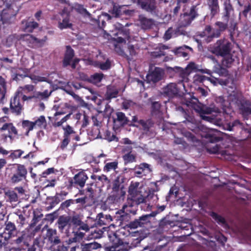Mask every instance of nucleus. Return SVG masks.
I'll list each match as a JSON object with an SVG mask.
<instances>
[{
    "instance_id": "72a5a7b5",
    "label": "nucleus",
    "mask_w": 251,
    "mask_h": 251,
    "mask_svg": "<svg viewBox=\"0 0 251 251\" xmlns=\"http://www.w3.org/2000/svg\"><path fill=\"white\" fill-rule=\"evenodd\" d=\"M117 167L118 162L116 161L107 163L103 168V171L105 172H109L111 171L116 170Z\"/></svg>"
},
{
    "instance_id": "5fc2aeb1",
    "label": "nucleus",
    "mask_w": 251,
    "mask_h": 251,
    "mask_svg": "<svg viewBox=\"0 0 251 251\" xmlns=\"http://www.w3.org/2000/svg\"><path fill=\"white\" fill-rule=\"evenodd\" d=\"M207 76L201 75H196L194 76V81L196 82H202L206 80Z\"/></svg>"
},
{
    "instance_id": "7ed1b4c3",
    "label": "nucleus",
    "mask_w": 251,
    "mask_h": 251,
    "mask_svg": "<svg viewBox=\"0 0 251 251\" xmlns=\"http://www.w3.org/2000/svg\"><path fill=\"white\" fill-rule=\"evenodd\" d=\"M74 56V50L70 46H67L66 51L63 61V66L67 67L71 65L72 68H75L76 65L78 63L79 60L77 58L73 59Z\"/></svg>"
},
{
    "instance_id": "bf43d9fd",
    "label": "nucleus",
    "mask_w": 251,
    "mask_h": 251,
    "mask_svg": "<svg viewBox=\"0 0 251 251\" xmlns=\"http://www.w3.org/2000/svg\"><path fill=\"white\" fill-rule=\"evenodd\" d=\"M172 28H169L165 32L164 34V39L166 40L170 39L172 37Z\"/></svg>"
},
{
    "instance_id": "603ef678",
    "label": "nucleus",
    "mask_w": 251,
    "mask_h": 251,
    "mask_svg": "<svg viewBox=\"0 0 251 251\" xmlns=\"http://www.w3.org/2000/svg\"><path fill=\"white\" fill-rule=\"evenodd\" d=\"M212 217L215 219L218 223L224 225L225 224V219L221 216L217 215L216 213H213L211 214Z\"/></svg>"
},
{
    "instance_id": "f8f14e48",
    "label": "nucleus",
    "mask_w": 251,
    "mask_h": 251,
    "mask_svg": "<svg viewBox=\"0 0 251 251\" xmlns=\"http://www.w3.org/2000/svg\"><path fill=\"white\" fill-rule=\"evenodd\" d=\"M20 71L16 74L14 79H15L17 80L19 79V76L23 77H26L27 76V75H26V73H25L24 74H21L20 72ZM31 80L32 81V82L34 83H37L39 82H48V79L47 77L45 76H39V75H30L29 76H28Z\"/></svg>"
},
{
    "instance_id": "58836bf2",
    "label": "nucleus",
    "mask_w": 251,
    "mask_h": 251,
    "mask_svg": "<svg viewBox=\"0 0 251 251\" xmlns=\"http://www.w3.org/2000/svg\"><path fill=\"white\" fill-rule=\"evenodd\" d=\"M24 151L21 150L11 151L9 157L13 160L20 158L24 153Z\"/></svg>"
},
{
    "instance_id": "e433bc0d",
    "label": "nucleus",
    "mask_w": 251,
    "mask_h": 251,
    "mask_svg": "<svg viewBox=\"0 0 251 251\" xmlns=\"http://www.w3.org/2000/svg\"><path fill=\"white\" fill-rule=\"evenodd\" d=\"M222 60V65L226 67H229L233 61V59L232 58L230 53L225 56Z\"/></svg>"
},
{
    "instance_id": "f3484780",
    "label": "nucleus",
    "mask_w": 251,
    "mask_h": 251,
    "mask_svg": "<svg viewBox=\"0 0 251 251\" xmlns=\"http://www.w3.org/2000/svg\"><path fill=\"white\" fill-rule=\"evenodd\" d=\"M64 106L66 108L70 109L72 111L71 112H70L68 114L66 115L63 118H62L60 121L56 122H54L53 125L55 126H57V127L60 126L63 123H64L67 121H68L70 118V117H71V115L72 114L73 112L75 111L76 109V107L75 106L71 105L67 103H65L64 104Z\"/></svg>"
},
{
    "instance_id": "9d476101",
    "label": "nucleus",
    "mask_w": 251,
    "mask_h": 251,
    "mask_svg": "<svg viewBox=\"0 0 251 251\" xmlns=\"http://www.w3.org/2000/svg\"><path fill=\"white\" fill-rule=\"evenodd\" d=\"M20 39L26 41L32 47H42L45 43L46 38L38 39L30 34H24L21 36Z\"/></svg>"
},
{
    "instance_id": "473e14b6",
    "label": "nucleus",
    "mask_w": 251,
    "mask_h": 251,
    "mask_svg": "<svg viewBox=\"0 0 251 251\" xmlns=\"http://www.w3.org/2000/svg\"><path fill=\"white\" fill-rule=\"evenodd\" d=\"M9 119L7 116H4L0 118V132L5 131V129L8 124Z\"/></svg>"
},
{
    "instance_id": "864d4df0",
    "label": "nucleus",
    "mask_w": 251,
    "mask_h": 251,
    "mask_svg": "<svg viewBox=\"0 0 251 251\" xmlns=\"http://www.w3.org/2000/svg\"><path fill=\"white\" fill-rule=\"evenodd\" d=\"M51 92L49 93L48 90H45L43 92H38L36 94V97L45 99L48 98L50 95Z\"/></svg>"
},
{
    "instance_id": "4be33fe9",
    "label": "nucleus",
    "mask_w": 251,
    "mask_h": 251,
    "mask_svg": "<svg viewBox=\"0 0 251 251\" xmlns=\"http://www.w3.org/2000/svg\"><path fill=\"white\" fill-rule=\"evenodd\" d=\"M145 192L138 193L131 197H128V199L135 204H139L145 201Z\"/></svg>"
},
{
    "instance_id": "052dcab7",
    "label": "nucleus",
    "mask_w": 251,
    "mask_h": 251,
    "mask_svg": "<svg viewBox=\"0 0 251 251\" xmlns=\"http://www.w3.org/2000/svg\"><path fill=\"white\" fill-rule=\"evenodd\" d=\"M54 168H50L47 169L46 171H44L42 174V176L43 177H46L47 176L54 173Z\"/></svg>"
},
{
    "instance_id": "2eb2a0df",
    "label": "nucleus",
    "mask_w": 251,
    "mask_h": 251,
    "mask_svg": "<svg viewBox=\"0 0 251 251\" xmlns=\"http://www.w3.org/2000/svg\"><path fill=\"white\" fill-rule=\"evenodd\" d=\"M178 93V89L175 83H170L163 89V93L169 97H173Z\"/></svg>"
},
{
    "instance_id": "37998d69",
    "label": "nucleus",
    "mask_w": 251,
    "mask_h": 251,
    "mask_svg": "<svg viewBox=\"0 0 251 251\" xmlns=\"http://www.w3.org/2000/svg\"><path fill=\"white\" fill-rule=\"evenodd\" d=\"M104 36L105 38H107L108 40H112L113 41H115L117 42V43H122L123 42H125V40L122 36H118L117 38H112L111 35L106 33L104 31Z\"/></svg>"
},
{
    "instance_id": "9b49d317",
    "label": "nucleus",
    "mask_w": 251,
    "mask_h": 251,
    "mask_svg": "<svg viewBox=\"0 0 251 251\" xmlns=\"http://www.w3.org/2000/svg\"><path fill=\"white\" fill-rule=\"evenodd\" d=\"M145 191V189L142 184L138 182L132 181L128 188V197H131L138 193H144Z\"/></svg>"
},
{
    "instance_id": "1a4fd4ad",
    "label": "nucleus",
    "mask_w": 251,
    "mask_h": 251,
    "mask_svg": "<svg viewBox=\"0 0 251 251\" xmlns=\"http://www.w3.org/2000/svg\"><path fill=\"white\" fill-rule=\"evenodd\" d=\"M195 109L197 111L200 112V116L203 120L210 123L213 122L214 118L212 116H207L206 115L210 114L213 112L216 113L218 112L217 108L210 107H203L201 108H199Z\"/></svg>"
},
{
    "instance_id": "ea45409f",
    "label": "nucleus",
    "mask_w": 251,
    "mask_h": 251,
    "mask_svg": "<svg viewBox=\"0 0 251 251\" xmlns=\"http://www.w3.org/2000/svg\"><path fill=\"white\" fill-rule=\"evenodd\" d=\"M98 217L99 219V223L101 225H106V223L105 222L103 219H105L108 222L112 221V219L110 215H104L102 213H100L98 215Z\"/></svg>"
},
{
    "instance_id": "6ab92c4d",
    "label": "nucleus",
    "mask_w": 251,
    "mask_h": 251,
    "mask_svg": "<svg viewBox=\"0 0 251 251\" xmlns=\"http://www.w3.org/2000/svg\"><path fill=\"white\" fill-rule=\"evenodd\" d=\"M16 14V11H14L10 7H7L2 11L0 14L1 19L3 22H6L15 16Z\"/></svg>"
},
{
    "instance_id": "f257e3e1",
    "label": "nucleus",
    "mask_w": 251,
    "mask_h": 251,
    "mask_svg": "<svg viewBox=\"0 0 251 251\" xmlns=\"http://www.w3.org/2000/svg\"><path fill=\"white\" fill-rule=\"evenodd\" d=\"M215 25L218 27V28L212 29L210 26H206L203 31L205 36L204 40L207 43L211 42L213 38L219 37L221 32L225 30L227 28V24L217 22L216 23Z\"/></svg>"
},
{
    "instance_id": "6e6d98bb",
    "label": "nucleus",
    "mask_w": 251,
    "mask_h": 251,
    "mask_svg": "<svg viewBox=\"0 0 251 251\" xmlns=\"http://www.w3.org/2000/svg\"><path fill=\"white\" fill-rule=\"evenodd\" d=\"M23 177H24L23 176H21L20 175L16 173L14 174L11 177V181L13 183H17L21 181Z\"/></svg>"
},
{
    "instance_id": "680f3d73",
    "label": "nucleus",
    "mask_w": 251,
    "mask_h": 251,
    "mask_svg": "<svg viewBox=\"0 0 251 251\" xmlns=\"http://www.w3.org/2000/svg\"><path fill=\"white\" fill-rule=\"evenodd\" d=\"M160 108V104L158 102H153L152 103V110L155 113L158 111Z\"/></svg>"
},
{
    "instance_id": "e2e57ef3",
    "label": "nucleus",
    "mask_w": 251,
    "mask_h": 251,
    "mask_svg": "<svg viewBox=\"0 0 251 251\" xmlns=\"http://www.w3.org/2000/svg\"><path fill=\"white\" fill-rule=\"evenodd\" d=\"M7 242V237L4 236V234H0V248L2 246L6 244Z\"/></svg>"
},
{
    "instance_id": "09e8293b",
    "label": "nucleus",
    "mask_w": 251,
    "mask_h": 251,
    "mask_svg": "<svg viewBox=\"0 0 251 251\" xmlns=\"http://www.w3.org/2000/svg\"><path fill=\"white\" fill-rule=\"evenodd\" d=\"M17 173L25 177L27 174V171L24 165L18 164Z\"/></svg>"
},
{
    "instance_id": "49530a36",
    "label": "nucleus",
    "mask_w": 251,
    "mask_h": 251,
    "mask_svg": "<svg viewBox=\"0 0 251 251\" xmlns=\"http://www.w3.org/2000/svg\"><path fill=\"white\" fill-rule=\"evenodd\" d=\"M117 120L121 124H125L127 123V118L124 113L122 112H118L116 114Z\"/></svg>"
},
{
    "instance_id": "c756f323",
    "label": "nucleus",
    "mask_w": 251,
    "mask_h": 251,
    "mask_svg": "<svg viewBox=\"0 0 251 251\" xmlns=\"http://www.w3.org/2000/svg\"><path fill=\"white\" fill-rule=\"evenodd\" d=\"M124 6H119L114 4L113 7V9L110 11L111 14L113 17H118L123 13L126 12V11L124 10Z\"/></svg>"
},
{
    "instance_id": "39448f33",
    "label": "nucleus",
    "mask_w": 251,
    "mask_h": 251,
    "mask_svg": "<svg viewBox=\"0 0 251 251\" xmlns=\"http://www.w3.org/2000/svg\"><path fill=\"white\" fill-rule=\"evenodd\" d=\"M197 16L196 7L193 6L189 13H185L181 15L179 20L180 27L188 25Z\"/></svg>"
},
{
    "instance_id": "de8ad7c7",
    "label": "nucleus",
    "mask_w": 251,
    "mask_h": 251,
    "mask_svg": "<svg viewBox=\"0 0 251 251\" xmlns=\"http://www.w3.org/2000/svg\"><path fill=\"white\" fill-rule=\"evenodd\" d=\"M5 131H7L8 134L14 133V135H17L18 131L16 127L13 126V124L10 123L5 129Z\"/></svg>"
},
{
    "instance_id": "4d7b16f0",
    "label": "nucleus",
    "mask_w": 251,
    "mask_h": 251,
    "mask_svg": "<svg viewBox=\"0 0 251 251\" xmlns=\"http://www.w3.org/2000/svg\"><path fill=\"white\" fill-rule=\"evenodd\" d=\"M70 142V139L69 138L64 137V139L63 140L61 145H60V148L61 149L63 150L68 145L69 143Z\"/></svg>"
},
{
    "instance_id": "20e7f679",
    "label": "nucleus",
    "mask_w": 251,
    "mask_h": 251,
    "mask_svg": "<svg viewBox=\"0 0 251 251\" xmlns=\"http://www.w3.org/2000/svg\"><path fill=\"white\" fill-rule=\"evenodd\" d=\"M58 21V27L63 30L66 28H71L73 25L70 21L69 15L66 13L65 9H64L60 15L56 17Z\"/></svg>"
},
{
    "instance_id": "0e129e2a",
    "label": "nucleus",
    "mask_w": 251,
    "mask_h": 251,
    "mask_svg": "<svg viewBox=\"0 0 251 251\" xmlns=\"http://www.w3.org/2000/svg\"><path fill=\"white\" fill-rule=\"evenodd\" d=\"M215 73L218 74L219 75H225L227 74L226 70L224 68L220 69H215Z\"/></svg>"
},
{
    "instance_id": "7c9ffc66",
    "label": "nucleus",
    "mask_w": 251,
    "mask_h": 251,
    "mask_svg": "<svg viewBox=\"0 0 251 251\" xmlns=\"http://www.w3.org/2000/svg\"><path fill=\"white\" fill-rule=\"evenodd\" d=\"M5 195L7 198V201L10 202H17L18 201L17 194L13 191H7L5 192Z\"/></svg>"
},
{
    "instance_id": "8fccbe9b",
    "label": "nucleus",
    "mask_w": 251,
    "mask_h": 251,
    "mask_svg": "<svg viewBox=\"0 0 251 251\" xmlns=\"http://www.w3.org/2000/svg\"><path fill=\"white\" fill-rule=\"evenodd\" d=\"M56 234V231L55 229L49 228L47 229L46 236L50 241H52V239Z\"/></svg>"
},
{
    "instance_id": "aec40b11",
    "label": "nucleus",
    "mask_w": 251,
    "mask_h": 251,
    "mask_svg": "<svg viewBox=\"0 0 251 251\" xmlns=\"http://www.w3.org/2000/svg\"><path fill=\"white\" fill-rule=\"evenodd\" d=\"M139 24L142 28L144 29H149L153 25V21L151 19H148L142 15L139 17Z\"/></svg>"
},
{
    "instance_id": "c85d7f7f",
    "label": "nucleus",
    "mask_w": 251,
    "mask_h": 251,
    "mask_svg": "<svg viewBox=\"0 0 251 251\" xmlns=\"http://www.w3.org/2000/svg\"><path fill=\"white\" fill-rule=\"evenodd\" d=\"M206 80L209 81L214 86H216L218 84L226 85L227 82L226 80L217 78L212 75L210 77H207Z\"/></svg>"
},
{
    "instance_id": "a19ab883",
    "label": "nucleus",
    "mask_w": 251,
    "mask_h": 251,
    "mask_svg": "<svg viewBox=\"0 0 251 251\" xmlns=\"http://www.w3.org/2000/svg\"><path fill=\"white\" fill-rule=\"evenodd\" d=\"M103 76V75L102 74L96 73L91 75L90 80L93 83L97 84L99 83L101 80Z\"/></svg>"
},
{
    "instance_id": "a211bd4d",
    "label": "nucleus",
    "mask_w": 251,
    "mask_h": 251,
    "mask_svg": "<svg viewBox=\"0 0 251 251\" xmlns=\"http://www.w3.org/2000/svg\"><path fill=\"white\" fill-rule=\"evenodd\" d=\"M88 177L86 174L83 172H79L74 177V183L78 185L80 187H83L85 185Z\"/></svg>"
},
{
    "instance_id": "3c124183",
    "label": "nucleus",
    "mask_w": 251,
    "mask_h": 251,
    "mask_svg": "<svg viewBox=\"0 0 251 251\" xmlns=\"http://www.w3.org/2000/svg\"><path fill=\"white\" fill-rule=\"evenodd\" d=\"M123 158L126 163L134 162L135 158V156L131 153L125 154Z\"/></svg>"
},
{
    "instance_id": "423d86ee",
    "label": "nucleus",
    "mask_w": 251,
    "mask_h": 251,
    "mask_svg": "<svg viewBox=\"0 0 251 251\" xmlns=\"http://www.w3.org/2000/svg\"><path fill=\"white\" fill-rule=\"evenodd\" d=\"M97 61H89V64L98 67L102 70H105L109 69L111 67V62L108 58H106L100 53L97 56Z\"/></svg>"
},
{
    "instance_id": "b1692460",
    "label": "nucleus",
    "mask_w": 251,
    "mask_h": 251,
    "mask_svg": "<svg viewBox=\"0 0 251 251\" xmlns=\"http://www.w3.org/2000/svg\"><path fill=\"white\" fill-rule=\"evenodd\" d=\"M211 14L214 16L219 11V6L218 0H207Z\"/></svg>"
},
{
    "instance_id": "c03bdc74",
    "label": "nucleus",
    "mask_w": 251,
    "mask_h": 251,
    "mask_svg": "<svg viewBox=\"0 0 251 251\" xmlns=\"http://www.w3.org/2000/svg\"><path fill=\"white\" fill-rule=\"evenodd\" d=\"M63 129L64 131V137L69 138L71 134H72L75 132L73 127L69 125H67L66 126L63 127Z\"/></svg>"
},
{
    "instance_id": "a18cd8bd",
    "label": "nucleus",
    "mask_w": 251,
    "mask_h": 251,
    "mask_svg": "<svg viewBox=\"0 0 251 251\" xmlns=\"http://www.w3.org/2000/svg\"><path fill=\"white\" fill-rule=\"evenodd\" d=\"M16 230V227L14 224L9 222H8L5 226V230L8 231V234L10 235Z\"/></svg>"
},
{
    "instance_id": "dca6fc26",
    "label": "nucleus",
    "mask_w": 251,
    "mask_h": 251,
    "mask_svg": "<svg viewBox=\"0 0 251 251\" xmlns=\"http://www.w3.org/2000/svg\"><path fill=\"white\" fill-rule=\"evenodd\" d=\"M131 247L127 243L119 242L118 245L107 247L106 251H129Z\"/></svg>"
},
{
    "instance_id": "79ce46f5",
    "label": "nucleus",
    "mask_w": 251,
    "mask_h": 251,
    "mask_svg": "<svg viewBox=\"0 0 251 251\" xmlns=\"http://www.w3.org/2000/svg\"><path fill=\"white\" fill-rule=\"evenodd\" d=\"M5 92V83L4 79L0 76V99H3Z\"/></svg>"
},
{
    "instance_id": "5701e85b",
    "label": "nucleus",
    "mask_w": 251,
    "mask_h": 251,
    "mask_svg": "<svg viewBox=\"0 0 251 251\" xmlns=\"http://www.w3.org/2000/svg\"><path fill=\"white\" fill-rule=\"evenodd\" d=\"M225 10L226 14L223 17L224 20L227 22L229 19L233 20L234 18L233 10L231 5L230 3L225 4Z\"/></svg>"
},
{
    "instance_id": "f704fd0d",
    "label": "nucleus",
    "mask_w": 251,
    "mask_h": 251,
    "mask_svg": "<svg viewBox=\"0 0 251 251\" xmlns=\"http://www.w3.org/2000/svg\"><path fill=\"white\" fill-rule=\"evenodd\" d=\"M188 49L190 50H192V48L187 46H183L177 48L175 51V53L178 56H182L183 57H186L187 53L184 51L185 49Z\"/></svg>"
},
{
    "instance_id": "69168bd1",
    "label": "nucleus",
    "mask_w": 251,
    "mask_h": 251,
    "mask_svg": "<svg viewBox=\"0 0 251 251\" xmlns=\"http://www.w3.org/2000/svg\"><path fill=\"white\" fill-rule=\"evenodd\" d=\"M208 151L212 153H219L220 151H219V147L217 145H215L213 147V149H210Z\"/></svg>"
},
{
    "instance_id": "774afa93",
    "label": "nucleus",
    "mask_w": 251,
    "mask_h": 251,
    "mask_svg": "<svg viewBox=\"0 0 251 251\" xmlns=\"http://www.w3.org/2000/svg\"><path fill=\"white\" fill-rule=\"evenodd\" d=\"M187 69H188V70H191V71H192V70H196L197 69V67H196V64L193 63V62H191V63H190L187 66Z\"/></svg>"
},
{
    "instance_id": "cd10ccee",
    "label": "nucleus",
    "mask_w": 251,
    "mask_h": 251,
    "mask_svg": "<svg viewBox=\"0 0 251 251\" xmlns=\"http://www.w3.org/2000/svg\"><path fill=\"white\" fill-rule=\"evenodd\" d=\"M134 204V203L133 202H132L128 199H127V203L124 204L123 206L122 209L123 212L125 213L126 214H129L130 213L135 214V211L132 208Z\"/></svg>"
},
{
    "instance_id": "412c9836",
    "label": "nucleus",
    "mask_w": 251,
    "mask_h": 251,
    "mask_svg": "<svg viewBox=\"0 0 251 251\" xmlns=\"http://www.w3.org/2000/svg\"><path fill=\"white\" fill-rule=\"evenodd\" d=\"M135 170V173L136 175H143L144 176L151 171L149 165L147 163L141 164L138 167H136Z\"/></svg>"
},
{
    "instance_id": "a878e982",
    "label": "nucleus",
    "mask_w": 251,
    "mask_h": 251,
    "mask_svg": "<svg viewBox=\"0 0 251 251\" xmlns=\"http://www.w3.org/2000/svg\"><path fill=\"white\" fill-rule=\"evenodd\" d=\"M23 28L25 32H32L33 30L36 28L38 25L35 22L23 21L22 22Z\"/></svg>"
},
{
    "instance_id": "2f4dec72",
    "label": "nucleus",
    "mask_w": 251,
    "mask_h": 251,
    "mask_svg": "<svg viewBox=\"0 0 251 251\" xmlns=\"http://www.w3.org/2000/svg\"><path fill=\"white\" fill-rule=\"evenodd\" d=\"M35 128H44L46 126V120L44 116H41L34 122H33Z\"/></svg>"
},
{
    "instance_id": "4468645a",
    "label": "nucleus",
    "mask_w": 251,
    "mask_h": 251,
    "mask_svg": "<svg viewBox=\"0 0 251 251\" xmlns=\"http://www.w3.org/2000/svg\"><path fill=\"white\" fill-rule=\"evenodd\" d=\"M138 2L147 11L152 12L156 8L155 0H138Z\"/></svg>"
},
{
    "instance_id": "4c0bfd02",
    "label": "nucleus",
    "mask_w": 251,
    "mask_h": 251,
    "mask_svg": "<svg viewBox=\"0 0 251 251\" xmlns=\"http://www.w3.org/2000/svg\"><path fill=\"white\" fill-rule=\"evenodd\" d=\"M133 121L135 123L134 124V126L142 127L144 129H147L148 128V125H147L146 123L142 120H138V119L137 117H133Z\"/></svg>"
},
{
    "instance_id": "338daca9",
    "label": "nucleus",
    "mask_w": 251,
    "mask_h": 251,
    "mask_svg": "<svg viewBox=\"0 0 251 251\" xmlns=\"http://www.w3.org/2000/svg\"><path fill=\"white\" fill-rule=\"evenodd\" d=\"M72 223L73 224L77 226L81 225V221L77 218L73 217L72 219H71L70 223Z\"/></svg>"
},
{
    "instance_id": "ddd939ff",
    "label": "nucleus",
    "mask_w": 251,
    "mask_h": 251,
    "mask_svg": "<svg viewBox=\"0 0 251 251\" xmlns=\"http://www.w3.org/2000/svg\"><path fill=\"white\" fill-rule=\"evenodd\" d=\"M20 96L16 93L10 102V108L13 112L19 114L22 110L23 105L20 102Z\"/></svg>"
},
{
    "instance_id": "393cba45",
    "label": "nucleus",
    "mask_w": 251,
    "mask_h": 251,
    "mask_svg": "<svg viewBox=\"0 0 251 251\" xmlns=\"http://www.w3.org/2000/svg\"><path fill=\"white\" fill-rule=\"evenodd\" d=\"M71 218L70 217H60L58 220V227L62 230L67 226H70Z\"/></svg>"
},
{
    "instance_id": "c9c22d12",
    "label": "nucleus",
    "mask_w": 251,
    "mask_h": 251,
    "mask_svg": "<svg viewBox=\"0 0 251 251\" xmlns=\"http://www.w3.org/2000/svg\"><path fill=\"white\" fill-rule=\"evenodd\" d=\"M22 126L26 129L27 134L30 131L33 130V129L35 128L33 122H30L28 120L23 121L22 122Z\"/></svg>"
},
{
    "instance_id": "0eeeda50",
    "label": "nucleus",
    "mask_w": 251,
    "mask_h": 251,
    "mask_svg": "<svg viewBox=\"0 0 251 251\" xmlns=\"http://www.w3.org/2000/svg\"><path fill=\"white\" fill-rule=\"evenodd\" d=\"M163 75L164 71L162 69L155 68L147 75L146 81L148 83H155L162 78Z\"/></svg>"
},
{
    "instance_id": "bb28decb",
    "label": "nucleus",
    "mask_w": 251,
    "mask_h": 251,
    "mask_svg": "<svg viewBox=\"0 0 251 251\" xmlns=\"http://www.w3.org/2000/svg\"><path fill=\"white\" fill-rule=\"evenodd\" d=\"M81 248L82 251H91L101 248V245L97 242H94L82 245Z\"/></svg>"
},
{
    "instance_id": "13d9d810",
    "label": "nucleus",
    "mask_w": 251,
    "mask_h": 251,
    "mask_svg": "<svg viewBox=\"0 0 251 251\" xmlns=\"http://www.w3.org/2000/svg\"><path fill=\"white\" fill-rule=\"evenodd\" d=\"M134 104V102L130 100H125L123 103V106L124 108L126 109H127L130 107L132 106Z\"/></svg>"
},
{
    "instance_id": "6e6552de",
    "label": "nucleus",
    "mask_w": 251,
    "mask_h": 251,
    "mask_svg": "<svg viewBox=\"0 0 251 251\" xmlns=\"http://www.w3.org/2000/svg\"><path fill=\"white\" fill-rule=\"evenodd\" d=\"M34 90V86L31 84L25 85L23 87L18 88L16 93L22 97L23 101L30 100L33 98L34 96H27L25 94H27L33 92Z\"/></svg>"
},
{
    "instance_id": "f03ea898",
    "label": "nucleus",
    "mask_w": 251,
    "mask_h": 251,
    "mask_svg": "<svg viewBox=\"0 0 251 251\" xmlns=\"http://www.w3.org/2000/svg\"><path fill=\"white\" fill-rule=\"evenodd\" d=\"M231 43L226 39H220L211 48V51L217 55L225 56L231 51Z\"/></svg>"
}]
</instances>
